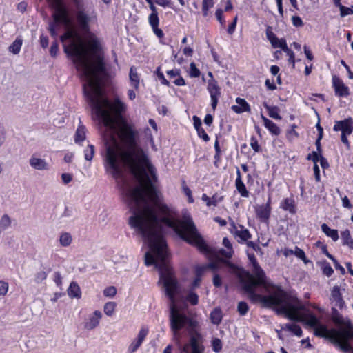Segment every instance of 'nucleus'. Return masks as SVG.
<instances>
[{
	"mask_svg": "<svg viewBox=\"0 0 353 353\" xmlns=\"http://www.w3.org/2000/svg\"><path fill=\"white\" fill-rule=\"evenodd\" d=\"M11 224V220L7 214H4L0 220V228L1 229H6L8 228Z\"/></svg>",
	"mask_w": 353,
	"mask_h": 353,
	"instance_id": "f704fd0d",
	"label": "nucleus"
},
{
	"mask_svg": "<svg viewBox=\"0 0 353 353\" xmlns=\"http://www.w3.org/2000/svg\"><path fill=\"white\" fill-rule=\"evenodd\" d=\"M30 165L32 168L38 170H46L48 169V165L44 159L37 157H32L30 159Z\"/></svg>",
	"mask_w": 353,
	"mask_h": 353,
	"instance_id": "2eb2a0df",
	"label": "nucleus"
},
{
	"mask_svg": "<svg viewBox=\"0 0 353 353\" xmlns=\"http://www.w3.org/2000/svg\"><path fill=\"white\" fill-rule=\"evenodd\" d=\"M236 22H237V17H235L233 20V22L229 26V27L228 28V32L230 34H232L234 32L236 26Z\"/></svg>",
	"mask_w": 353,
	"mask_h": 353,
	"instance_id": "5fc2aeb1",
	"label": "nucleus"
},
{
	"mask_svg": "<svg viewBox=\"0 0 353 353\" xmlns=\"http://www.w3.org/2000/svg\"><path fill=\"white\" fill-rule=\"evenodd\" d=\"M141 342L139 341L138 339H135L133 341L131 344L128 347V352L130 353H133L141 346Z\"/></svg>",
	"mask_w": 353,
	"mask_h": 353,
	"instance_id": "a19ab883",
	"label": "nucleus"
},
{
	"mask_svg": "<svg viewBox=\"0 0 353 353\" xmlns=\"http://www.w3.org/2000/svg\"><path fill=\"white\" fill-rule=\"evenodd\" d=\"M214 6L213 0H203L202 10L204 16L208 15V10Z\"/></svg>",
	"mask_w": 353,
	"mask_h": 353,
	"instance_id": "72a5a7b5",
	"label": "nucleus"
},
{
	"mask_svg": "<svg viewBox=\"0 0 353 353\" xmlns=\"http://www.w3.org/2000/svg\"><path fill=\"white\" fill-rule=\"evenodd\" d=\"M251 147L252 148V149L256 152H258L260 151V146L258 144V142L255 139H252L251 141Z\"/></svg>",
	"mask_w": 353,
	"mask_h": 353,
	"instance_id": "e2e57ef3",
	"label": "nucleus"
},
{
	"mask_svg": "<svg viewBox=\"0 0 353 353\" xmlns=\"http://www.w3.org/2000/svg\"><path fill=\"white\" fill-rule=\"evenodd\" d=\"M271 212L270 207V199H268V201L265 205H263L259 206L256 210V215L257 216L262 220H268L270 217Z\"/></svg>",
	"mask_w": 353,
	"mask_h": 353,
	"instance_id": "ddd939ff",
	"label": "nucleus"
},
{
	"mask_svg": "<svg viewBox=\"0 0 353 353\" xmlns=\"http://www.w3.org/2000/svg\"><path fill=\"white\" fill-rule=\"evenodd\" d=\"M322 231L333 241H336L339 239L338 231L336 230L331 229L325 223L321 225Z\"/></svg>",
	"mask_w": 353,
	"mask_h": 353,
	"instance_id": "b1692460",
	"label": "nucleus"
},
{
	"mask_svg": "<svg viewBox=\"0 0 353 353\" xmlns=\"http://www.w3.org/2000/svg\"><path fill=\"white\" fill-rule=\"evenodd\" d=\"M61 179H62L63 181L64 182V183H68L72 180V176L70 174L64 173V174H62Z\"/></svg>",
	"mask_w": 353,
	"mask_h": 353,
	"instance_id": "69168bd1",
	"label": "nucleus"
},
{
	"mask_svg": "<svg viewBox=\"0 0 353 353\" xmlns=\"http://www.w3.org/2000/svg\"><path fill=\"white\" fill-rule=\"evenodd\" d=\"M314 173L315 180L318 182L320 181V170L317 164L314 165Z\"/></svg>",
	"mask_w": 353,
	"mask_h": 353,
	"instance_id": "052dcab7",
	"label": "nucleus"
},
{
	"mask_svg": "<svg viewBox=\"0 0 353 353\" xmlns=\"http://www.w3.org/2000/svg\"><path fill=\"white\" fill-rule=\"evenodd\" d=\"M222 348V343L220 339H214L212 341V349L215 352H219Z\"/></svg>",
	"mask_w": 353,
	"mask_h": 353,
	"instance_id": "de8ad7c7",
	"label": "nucleus"
},
{
	"mask_svg": "<svg viewBox=\"0 0 353 353\" xmlns=\"http://www.w3.org/2000/svg\"><path fill=\"white\" fill-rule=\"evenodd\" d=\"M186 299L188 301H189L192 305H195L198 303V300H199V298H198V296L196 294H195L194 292H190L187 297H186Z\"/></svg>",
	"mask_w": 353,
	"mask_h": 353,
	"instance_id": "a18cd8bd",
	"label": "nucleus"
},
{
	"mask_svg": "<svg viewBox=\"0 0 353 353\" xmlns=\"http://www.w3.org/2000/svg\"><path fill=\"white\" fill-rule=\"evenodd\" d=\"M331 299L336 307L339 308H342L343 307L345 303L342 299L340 290L338 286H334L332 288L331 292Z\"/></svg>",
	"mask_w": 353,
	"mask_h": 353,
	"instance_id": "4468645a",
	"label": "nucleus"
},
{
	"mask_svg": "<svg viewBox=\"0 0 353 353\" xmlns=\"http://www.w3.org/2000/svg\"><path fill=\"white\" fill-rule=\"evenodd\" d=\"M54 8V21L49 26L52 37H56L58 23L67 27L65 33L61 37L65 53L72 57V61L84 81L83 90L89 99L92 110L102 119L105 130L103 140L105 145L107 167L117 168V156L135 143L136 131L121 116L125 105L119 99L113 103L103 97L102 85L108 73L103 61V57L98 39L92 34L82 38L78 31L71 26V21L62 0H48ZM77 4V23L83 33L89 32L90 23L95 21V16L88 14Z\"/></svg>",
	"mask_w": 353,
	"mask_h": 353,
	"instance_id": "f257e3e1",
	"label": "nucleus"
},
{
	"mask_svg": "<svg viewBox=\"0 0 353 353\" xmlns=\"http://www.w3.org/2000/svg\"><path fill=\"white\" fill-rule=\"evenodd\" d=\"M9 285L7 282L0 281V296H4L8 293Z\"/></svg>",
	"mask_w": 353,
	"mask_h": 353,
	"instance_id": "c03bdc74",
	"label": "nucleus"
},
{
	"mask_svg": "<svg viewBox=\"0 0 353 353\" xmlns=\"http://www.w3.org/2000/svg\"><path fill=\"white\" fill-rule=\"evenodd\" d=\"M148 21L152 28H156V26H158L159 23L158 12L151 13L149 15Z\"/></svg>",
	"mask_w": 353,
	"mask_h": 353,
	"instance_id": "473e14b6",
	"label": "nucleus"
},
{
	"mask_svg": "<svg viewBox=\"0 0 353 353\" xmlns=\"http://www.w3.org/2000/svg\"><path fill=\"white\" fill-rule=\"evenodd\" d=\"M148 334V328L145 327H143L139 330L137 339H138L139 341L143 343V341L145 339Z\"/></svg>",
	"mask_w": 353,
	"mask_h": 353,
	"instance_id": "79ce46f5",
	"label": "nucleus"
},
{
	"mask_svg": "<svg viewBox=\"0 0 353 353\" xmlns=\"http://www.w3.org/2000/svg\"><path fill=\"white\" fill-rule=\"evenodd\" d=\"M117 168H109L114 177L119 176L121 167L123 164L129 166L131 172L139 182V185L131 188L126 186L124 192L126 194L132 215L129 219L131 227L139 233L148 245V250L152 248V243L159 248L160 241L165 244L166 268L172 276L176 279L168 264L169 252L163 234L165 228H172L182 239L188 243L195 245L203 253L205 254L211 262L216 263H225L233 267L230 263L223 261L221 256L226 259L232 257L233 250L232 244L227 238L223 240L224 249L219 250L208 248L205 241L199 234L191 218L185 216L183 220H176L174 209L168 206L163 201L162 195L155 189L150 179V175L154 180L157 179L155 168L149 161L148 157L136 143L124 152L117 156Z\"/></svg>",
	"mask_w": 353,
	"mask_h": 353,
	"instance_id": "f03ea898",
	"label": "nucleus"
},
{
	"mask_svg": "<svg viewBox=\"0 0 353 353\" xmlns=\"http://www.w3.org/2000/svg\"><path fill=\"white\" fill-rule=\"evenodd\" d=\"M208 90L211 97H219L221 94L220 88L219 87L217 82L214 79L209 81Z\"/></svg>",
	"mask_w": 353,
	"mask_h": 353,
	"instance_id": "6ab92c4d",
	"label": "nucleus"
},
{
	"mask_svg": "<svg viewBox=\"0 0 353 353\" xmlns=\"http://www.w3.org/2000/svg\"><path fill=\"white\" fill-rule=\"evenodd\" d=\"M193 121H194V128H196V130L197 131H199V130L202 129L201 128V120L199 119V118H198L196 116H194L193 117Z\"/></svg>",
	"mask_w": 353,
	"mask_h": 353,
	"instance_id": "13d9d810",
	"label": "nucleus"
},
{
	"mask_svg": "<svg viewBox=\"0 0 353 353\" xmlns=\"http://www.w3.org/2000/svg\"><path fill=\"white\" fill-rule=\"evenodd\" d=\"M213 284L216 287H220L221 285V279L218 274L214 276Z\"/></svg>",
	"mask_w": 353,
	"mask_h": 353,
	"instance_id": "338daca9",
	"label": "nucleus"
},
{
	"mask_svg": "<svg viewBox=\"0 0 353 353\" xmlns=\"http://www.w3.org/2000/svg\"><path fill=\"white\" fill-rule=\"evenodd\" d=\"M261 119L263 121L264 125L270 130L271 133L274 135H278L280 134V129L274 123L265 117L263 114H261Z\"/></svg>",
	"mask_w": 353,
	"mask_h": 353,
	"instance_id": "a211bd4d",
	"label": "nucleus"
},
{
	"mask_svg": "<svg viewBox=\"0 0 353 353\" xmlns=\"http://www.w3.org/2000/svg\"><path fill=\"white\" fill-rule=\"evenodd\" d=\"M74 142L76 144L82 145L85 144V142H88L86 139V133L83 126L79 125L77 129L74 134Z\"/></svg>",
	"mask_w": 353,
	"mask_h": 353,
	"instance_id": "dca6fc26",
	"label": "nucleus"
},
{
	"mask_svg": "<svg viewBox=\"0 0 353 353\" xmlns=\"http://www.w3.org/2000/svg\"><path fill=\"white\" fill-rule=\"evenodd\" d=\"M26 8H27V3L24 1L20 2L17 5V9L21 12H25L26 10Z\"/></svg>",
	"mask_w": 353,
	"mask_h": 353,
	"instance_id": "774afa93",
	"label": "nucleus"
},
{
	"mask_svg": "<svg viewBox=\"0 0 353 353\" xmlns=\"http://www.w3.org/2000/svg\"><path fill=\"white\" fill-rule=\"evenodd\" d=\"M68 294L71 299H80L81 291L80 287L76 282H72L68 289Z\"/></svg>",
	"mask_w": 353,
	"mask_h": 353,
	"instance_id": "f3484780",
	"label": "nucleus"
},
{
	"mask_svg": "<svg viewBox=\"0 0 353 353\" xmlns=\"http://www.w3.org/2000/svg\"><path fill=\"white\" fill-rule=\"evenodd\" d=\"M202 200L206 203L208 206H215L217 203V200L215 199V196L210 198L206 194L202 196Z\"/></svg>",
	"mask_w": 353,
	"mask_h": 353,
	"instance_id": "58836bf2",
	"label": "nucleus"
},
{
	"mask_svg": "<svg viewBox=\"0 0 353 353\" xmlns=\"http://www.w3.org/2000/svg\"><path fill=\"white\" fill-rule=\"evenodd\" d=\"M211 322L214 325H219L222 320V312L219 308H215L210 314Z\"/></svg>",
	"mask_w": 353,
	"mask_h": 353,
	"instance_id": "393cba45",
	"label": "nucleus"
},
{
	"mask_svg": "<svg viewBox=\"0 0 353 353\" xmlns=\"http://www.w3.org/2000/svg\"><path fill=\"white\" fill-rule=\"evenodd\" d=\"M216 17L217 20L221 23V24L223 23V20L222 18L223 10L221 9H217L215 13Z\"/></svg>",
	"mask_w": 353,
	"mask_h": 353,
	"instance_id": "0e129e2a",
	"label": "nucleus"
},
{
	"mask_svg": "<svg viewBox=\"0 0 353 353\" xmlns=\"http://www.w3.org/2000/svg\"><path fill=\"white\" fill-rule=\"evenodd\" d=\"M283 50L284 51V52H285L287 54V55L289 57V59H288L289 62L292 63L293 67H294V64H295L294 52L288 47V46L285 48H283Z\"/></svg>",
	"mask_w": 353,
	"mask_h": 353,
	"instance_id": "49530a36",
	"label": "nucleus"
},
{
	"mask_svg": "<svg viewBox=\"0 0 353 353\" xmlns=\"http://www.w3.org/2000/svg\"><path fill=\"white\" fill-rule=\"evenodd\" d=\"M264 106L268 110V114L270 117H272L274 119H278V120L281 119V117L279 114V109L278 107L270 106V105H268L267 104H265Z\"/></svg>",
	"mask_w": 353,
	"mask_h": 353,
	"instance_id": "bb28decb",
	"label": "nucleus"
},
{
	"mask_svg": "<svg viewBox=\"0 0 353 353\" xmlns=\"http://www.w3.org/2000/svg\"><path fill=\"white\" fill-rule=\"evenodd\" d=\"M208 268H210L212 270H216L219 268L216 265V263L211 262V261L207 265H202V266L197 267L196 268V277L192 283L193 288H197L199 285V283L201 281V275Z\"/></svg>",
	"mask_w": 353,
	"mask_h": 353,
	"instance_id": "9d476101",
	"label": "nucleus"
},
{
	"mask_svg": "<svg viewBox=\"0 0 353 353\" xmlns=\"http://www.w3.org/2000/svg\"><path fill=\"white\" fill-rule=\"evenodd\" d=\"M332 314L333 320L335 322V323L340 325H343V329H345L347 327V323H350L349 321L344 320L343 318L338 314L335 308L332 309ZM341 330H343V328Z\"/></svg>",
	"mask_w": 353,
	"mask_h": 353,
	"instance_id": "a878e982",
	"label": "nucleus"
},
{
	"mask_svg": "<svg viewBox=\"0 0 353 353\" xmlns=\"http://www.w3.org/2000/svg\"><path fill=\"white\" fill-rule=\"evenodd\" d=\"M130 81L132 88L137 90L139 87V77L136 71V69L132 67L130 70Z\"/></svg>",
	"mask_w": 353,
	"mask_h": 353,
	"instance_id": "4be33fe9",
	"label": "nucleus"
},
{
	"mask_svg": "<svg viewBox=\"0 0 353 353\" xmlns=\"http://www.w3.org/2000/svg\"><path fill=\"white\" fill-rule=\"evenodd\" d=\"M248 256L252 265L253 274L246 272L241 276V281L252 302L260 303L265 307H274L278 314H285L290 320L303 322L312 327L318 325L317 318L306 310L296 296L265 281V274L254 254L248 253Z\"/></svg>",
	"mask_w": 353,
	"mask_h": 353,
	"instance_id": "7ed1b4c3",
	"label": "nucleus"
},
{
	"mask_svg": "<svg viewBox=\"0 0 353 353\" xmlns=\"http://www.w3.org/2000/svg\"><path fill=\"white\" fill-rule=\"evenodd\" d=\"M237 174L238 177L236 179V187L239 192L241 194V195L243 197H248L249 195L248 191L246 190V188L241 181L240 172L238 170H237Z\"/></svg>",
	"mask_w": 353,
	"mask_h": 353,
	"instance_id": "aec40b11",
	"label": "nucleus"
},
{
	"mask_svg": "<svg viewBox=\"0 0 353 353\" xmlns=\"http://www.w3.org/2000/svg\"><path fill=\"white\" fill-rule=\"evenodd\" d=\"M102 318V313L99 310H95L92 314H90L84 322V329L86 330H92L96 328L100 323Z\"/></svg>",
	"mask_w": 353,
	"mask_h": 353,
	"instance_id": "423d86ee",
	"label": "nucleus"
},
{
	"mask_svg": "<svg viewBox=\"0 0 353 353\" xmlns=\"http://www.w3.org/2000/svg\"><path fill=\"white\" fill-rule=\"evenodd\" d=\"M200 70L196 68L194 63H191L190 65V76L191 77H199L200 76Z\"/></svg>",
	"mask_w": 353,
	"mask_h": 353,
	"instance_id": "e433bc0d",
	"label": "nucleus"
},
{
	"mask_svg": "<svg viewBox=\"0 0 353 353\" xmlns=\"http://www.w3.org/2000/svg\"><path fill=\"white\" fill-rule=\"evenodd\" d=\"M151 246L150 251L146 254L145 265L147 266L154 265L159 270V282L163 283L165 293L170 301V321L173 339L176 343H179V330L187 325L190 339V343L183 346V350L188 352V349L190 348V353H203L205 347L203 345V337L196 329L197 322L181 314L176 306L175 295L179 292V287L176 279L172 276L166 268L165 244L164 242L160 241L158 248L152 243Z\"/></svg>",
	"mask_w": 353,
	"mask_h": 353,
	"instance_id": "20e7f679",
	"label": "nucleus"
},
{
	"mask_svg": "<svg viewBox=\"0 0 353 353\" xmlns=\"http://www.w3.org/2000/svg\"><path fill=\"white\" fill-rule=\"evenodd\" d=\"M197 132H198L199 136L200 137H201L205 141H209V137L205 133V132L203 129L199 130V131H197Z\"/></svg>",
	"mask_w": 353,
	"mask_h": 353,
	"instance_id": "680f3d73",
	"label": "nucleus"
},
{
	"mask_svg": "<svg viewBox=\"0 0 353 353\" xmlns=\"http://www.w3.org/2000/svg\"><path fill=\"white\" fill-rule=\"evenodd\" d=\"M47 274L44 271L39 272L35 276V281L37 283H40L46 279Z\"/></svg>",
	"mask_w": 353,
	"mask_h": 353,
	"instance_id": "3c124183",
	"label": "nucleus"
},
{
	"mask_svg": "<svg viewBox=\"0 0 353 353\" xmlns=\"http://www.w3.org/2000/svg\"><path fill=\"white\" fill-rule=\"evenodd\" d=\"M40 43L42 48H46L48 45V38L46 36L41 35L40 37Z\"/></svg>",
	"mask_w": 353,
	"mask_h": 353,
	"instance_id": "bf43d9fd",
	"label": "nucleus"
},
{
	"mask_svg": "<svg viewBox=\"0 0 353 353\" xmlns=\"http://www.w3.org/2000/svg\"><path fill=\"white\" fill-rule=\"evenodd\" d=\"M266 37L274 48H280L283 50L287 46L286 41L284 39H279L270 27L266 29Z\"/></svg>",
	"mask_w": 353,
	"mask_h": 353,
	"instance_id": "0eeeda50",
	"label": "nucleus"
},
{
	"mask_svg": "<svg viewBox=\"0 0 353 353\" xmlns=\"http://www.w3.org/2000/svg\"><path fill=\"white\" fill-rule=\"evenodd\" d=\"M248 305L245 302L241 301L238 303V312L241 315H245L248 311Z\"/></svg>",
	"mask_w": 353,
	"mask_h": 353,
	"instance_id": "ea45409f",
	"label": "nucleus"
},
{
	"mask_svg": "<svg viewBox=\"0 0 353 353\" xmlns=\"http://www.w3.org/2000/svg\"><path fill=\"white\" fill-rule=\"evenodd\" d=\"M294 254L299 259H301L305 264L309 262V261L307 260V259H306L304 251L303 250L299 248L298 247L295 248Z\"/></svg>",
	"mask_w": 353,
	"mask_h": 353,
	"instance_id": "c9c22d12",
	"label": "nucleus"
},
{
	"mask_svg": "<svg viewBox=\"0 0 353 353\" xmlns=\"http://www.w3.org/2000/svg\"><path fill=\"white\" fill-rule=\"evenodd\" d=\"M59 241L62 246H68L72 242V236L69 233H63L60 236Z\"/></svg>",
	"mask_w": 353,
	"mask_h": 353,
	"instance_id": "7c9ffc66",
	"label": "nucleus"
},
{
	"mask_svg": "<svg viewBox=\"0 0 353 353\" xmlns=\"http://www.w3.org/2000/svg\"><path fill=\"white\" fill-rule=\"evenodd\" d=\"M334 130H341L343 134L350 135L353 132V121L350 119L338 121L334 126Z\"/></svg>",
	"mask_w": 353,
	"mask_h": 353,
	"instance_id": "1a4fd4ad",
	"label": "nucleus"
},
{
	"mask_svg": "<svg viewBox=\"0 0 353 353\" xmlns=\"http://www.w3.org/2000/svg\"><path fill=\"white\" fill-rule=\"evenodd\" d=\"M321 250L328 258L333 261L334 263H336V265L337 264V261L334 259L333 256L328 252L325 245L321 246Z\"/></svg>",
	"mask_w": 353,
	"mask_h": 353,
	"instance_id": "6e6d98bb",
	"label": "nucleus"
},
{
	"mask_svg": "<svg viewBox=\"0 0 353 353\" xmlns=\"http://www.w3.org/2000/svg\"><path fill=\"white\" fill-rule=\"evenodd\" d=\"M117 304L114 302H108L104 305L103 310L104 313L111 316L114 314Z\"/></svg>",
	"mask_w": 353,
	"mask_h": 353,
	"instance_id": "c756f323",
	"label": "nucleus"
},
{
	"mask_svg": "<svg viewBox=\"0 0 353 353\" xmlns=\"http://www.w3.org/2000/svg\"><path fill=\"white\" fill-rule=\"evenodd\" d=\"M333 87L337 96L343 97H347L350 94L349 88L343 82L337 77L332 78Z\"/></svg>",
	"mask_w": 353,
	"mask_h": 353,
	"instance_id": "6e6552de",
	"label": "nucleus"
},
{
	"mask_svg": "<svg viewBox=\"0 0 353 353\" xmlns=\"http://www.w3.org/2000/svg\"><path fill=\"white\" fill-rule=\"evenodd\" d=\"M182 190L183 193L188 196V201L190 203H193L194 199L192 195V191L186 185L185 181L182 183Z\"/></svg>",
	"mask_w": 353,
	"mask_h": 353,
	"instance_id": "4c0bfd02",
	"label": "nucleus"
},
{
	"mask_svg": "<svg viewBox=\"0 0 353 353\" xmlns=\"http://www.w3.org/2000/svg\"><path fill=\"white\" fill-rule=\"evenodd\" d=\"M282 330H288L293 332L295 335L301 336L302 334V330L300 326L296 324H285L281 327Z\"/></svg>",
	"mask_w": 353,
	"mask_h": 353,
	"instance_id": "c85d7f7f",
	"label": "nucleus"
},
{
	"mask_svg": "<svg viewBox=\"0 0 353 353\" xmlns=\"http://www.w3.org/2000/svg\"><path fill=\"white\" fill-rule=\"evenodd\" d=\"M23 40L21 38H17L16 40L10 46L9 51L14 54H17L21 50Z\"/></svg>",
	"mask_w": 353,
	"mask_h": 353,
	"instance_id": "cd10ccee",
	"label": "nucleus"
},
{
	"mask_svg": "<svg viewBox=\"0 0 353 353\" xmlns=\"http://www.w3.org/2000/svg\"><path fill=\"white\" fill-rule=\"evenodd\" d=\"M236 105L231 107V109L237 114H241L243 112H250L251 108L247 101L242 98L237 97L236 99Z\"/></svg>",
	"mask_w": 353,
	"mask_h": 353,
	"instance_id": "9b49d317",
	"label": "nucleus"
},
{
	"mask_svg": "<svg viewBox=\"0 0 353 353\" xmlns=\"http://www.w3.org/2000/svg\"><path fill=\"white\" fill-rule=\"evenodd\" d=\"M281 206L284 210L289 211L291 214L296 212L295 202L292 198L284 199Z\"/></svg>",
	"mask_w": 353,
	"mask_h": 353,
	"instance_id": "412c9836",
	"label": "nucleus"
},
{
	"mask_svg": "<svg viewBox=\"0 0 353 353\" xmlns=\"http://www.w3.org/2000/svg\"><path fill=\"white\" fill-rule=\"evenodd\" d=\"M323 272L326 276H330L332 274V273L334 272V270L330 265H325L323 268Z\"/></svg>",
	"mask_w": 353,
	"mask_h": 353,
	"instance_id": "864d4df0",
	"label": "nucleus"
},
{
	"mask_svg": "<svg viewBox=\"0 0 353 353\" xmlns=\"http://www.w3.org/2000/svg\"><path fill=\"white\" fill-rule=\"evenodd\" d=\"M54 282L58 287H61L62 285V278L59 272H55L54 274Z\"/></svg>",
	"mask_w": 353,
	"mask_h": 353,
	"instance_id": "603ef678",
	"label": "nucleus"
},
{
	"mask_svg": "<svg viewBox=\"0 0 353 353\" xmlns=\"http://www.w3.org/2000/svg\"><path fill=\"white\" fill-rule=\"evenodd\" d=\"M81 146L84 148V158L87 161H91L94 154V148L92 145L89 144L88 142H85V144H82Z\"/></svg>",
	"mask_w": 353,
	"mask_h": 353,
	"instance_id": "5701e85b",
	"label": "nucleus"
},
{
	"mask_svg": "<svg viewBox=\"0 0 353 353\" xmlns=\"http://www.w3.org/2000/svg\"><path fill=\"white\" fill-rule=\"evenodd\" d=\"M117 292V290L114 286H109L103 290V295L108 298H113Z\"/></svg>",
	"mask_w": 353,
	"mask_h": 353,
	"instance_id": "2f4dec72",
	"label": "nucleus"
},
{
	"mask_svg": "<svg viewBox=\"0 0 353 353\" xmlns=\"http://www.w3.org/2000/svg\"><path fill=\"white\" fill-rule=\"evenodd\" d=\"M314 334L318 336L328 339L345 353L352 350V346L348 342L350 339L353 338V326L350 323H347L345 329L340 330H328L323 325L317 326L314 329Z\"/></svg>",
	"mask_w": 353,
	"mask_h": 353,
	"instance_id": "39448f33",
	"label": "nucleus"
},
{
	"mask_svg": "<svg viewBox=\"0 0 353 353\" xmlns=\"http://www.w3.org/2000/svg\"><path fill=\"white\" fill-rule=\"evenodd\" d=\"M292 23L294 26L300 27L303 26V21L299 17H293L292 19Z\"/></svg>",
	"mask_w": 353,
	"mask_h": 353,
	"instance_id": "4d7b16f0",
	"label": "nucleus"
},
{
	"mask_svg": "<svg viewBox=\"0 0 353 353\" xmlns=\"http://www.w3.org/2000/svg\"><path fill=\"white\" fill-rule=\"evenodd\" d=\"M232 228H230L231 232L234 234L236 237H239L242 241L248 240L250 235L247 229H245L242 225L236 226L234 222H232Z\"/></svg>",
	"mask_w": 353,
	"mask_h": 353,
	"instance_id": "f8f14e48",
	"label": "nucleus"
},
{
	"mask_svg": "<svg viewBox=\"0 0 353 353\" xmlns=\"http://www.w3.org/2000/svg\"><path fill=\"white\" fill-rule=\"evenodd\" d=\"M341 239L343 240V243L345 245H347L350 241L352 240L348 230H345L341 232Z\"/></svg>",
	"mask_w": 353,
	"mask_h": 353,
	"instance_id": "09e8293b",
	"label": "nucleus"
},
{
	"mask_svg": "<svg viewBox=\"0 0 353 353\" xmlns=\"http://www.w3.org/2000/svg\"><path fill=\"white\" fill-rule=\"evenodd\" d=\"M339 8H340V15L342 17L353 14V10L350 8H347L343 5L339 4Z\"/></svg>",
	"mask_w": 353,
	"mask_h": 353,
	"instance_id": "37998d69",
	"label": "nucleus"
},
{
	"mask_svg": "<svg viewBox=\"0 0 353 353\" xmlns=\"http://www.w3.org/2000/svg\"><path fill=\"white\" fill-rule=\"evenodd\" d=\"M58 51H59L58 43L57 41H55V42L52 43V46L50 47V55L52 57H56L57 55Z\"/></svg>",
	"mask_w": 353,
	"mask_h": 353,
	"instance_id": "8fccbe9b",
	"label": "nucleus"
}]
</instances>
